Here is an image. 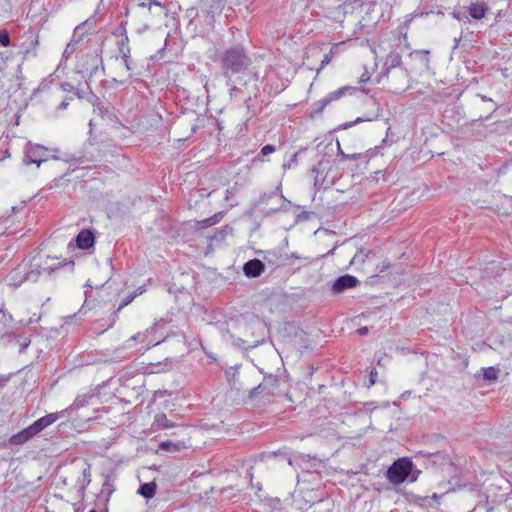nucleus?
Wrapping results in <instances>:
<instances>
[{
  "instance_id": "f257e3e1",
  "label": "nucleus",
  "mask_w": 512,
  "mask_h": 512,
  "mask_svg": "<svg viewBox=\"0 0 512 512\" xmlns=\"http://www.w3.org/2000/svg\"><path fill=\"white\" fill-rule=\"evenodd\" d=\"M220 64L224 77L230 80L233 74L244 73L252 64V59L244 47L237 45L222 53Z\"/></svg>"
},
{
  "instance_id": "f03ea898",
  "label": "nucleus",
  "mask_w": 512,
  "mask_h": 512,
  "mask_svg": "<svg viewBox=\"0 0 512 512\" xmlns=\"http://www.w3.org/2000/svg\"><path fill=\"white\" fill-rule=\"evenodd\" d=\"M66 410L60 412V413H50L47 414L35 422H33L30 426L23 429L19 433L13 435L9 439V443L11 445H22L29 441L31 438H33L35 435L43 431L46 427L50 426L54 422H56L64 413Z\"/></svg>"
},
{
  "instance_id": "7ed1b4c3",
  "label": "nucleus",
  "mask_w": 512,
  "mask_h": 512,
  "mask_svg": "<svg viewBox=\"0 0 512 512\" xmlns=\"http://www.w3.org/2000/svg\"><path fill=\"white\" fill-rule=\"evenodd\" d=\"M390 266L389 261L382 254L369 252L360 267V271L368 277H378Z\"/></svg>"
},
{
  "instance_id": "20e7f679",
  "label": "nucleus",
  "mask_w": 512,
  "mask_h": 512,
  "mask_svg": "<svg viewBox=\"0 0 512 512\" xmlns=\"http://www.w3.org/2000/svg\"><path fill=\"white\" fill-rule=\"evenodd\" d=\"M412 467L413 464L410 459L399 458L388 468L386 477L393 485H400L408 478Z\"/></svg>"
},
{
  "instance_id": "39448f33",
  "label": "nucleus",
  "mask_w": 512,
  "mask_h": 512,
  "mask_svg": "<svg viewBox=\"0 0 512 512\" xmlns=\"http://www.w3.org/2000/svg\"><path fill=\"white\" fill-rule=\"evenodd\" d=\"M41 275L40 270H34L33 267L29 271H23L20 267L12 270L5 278L6 282L13 287L20 286L24 281H37Z\"/></svg>"
},
{
  "instance_id": "423d86ee",
  "label": "nucleus",
  "mask_w": 512,
  "mask_h": 512,
  "mask_svg": "<svg viewBox=\"0 0 512 512\" xmlns=\"http://www.w3.org/2000/svg\"><path fill=\"white\" fill-rule=\"evenodd\" d=\"M47 151L44 146L29 142L25 148L23 162L25 164H36L39 167L42 162L47 161Z\"/></svg>"
},
{
  "instance_id": "0eeeda50",
  "label": "nucleus",
  "mask_w": 512,
  "mask_h": 512,
  "mask_svg": "<svg viewBox=\"0 0 512 512\" xmlns=\"http://www.w3.org/2000/svg\"><path fill=\"white\" fill-rule=\"evenodd\" d=\"M100 65H102V58L96 52H91L83 57L78 64V68L81 73H86L89 77H92L97 73Z\"/></svg>"
},
{
  "instance_id": "6e6552de",
  "label": "nucleus",
  "mask_w": 512,
  "mask_h": 512,
  "mask_svg": "<svg viewBox=\"0 0 512 512\" xmlns=\"http://www.w3.org/2000/svg\"><path fill=\"white\" fill-rule=\"evenodd\" d=\"M65 265L66 263L47 256L44 262H34L31 264V267H33L34 270H40L41 274L47 273L48 275H51L53 272L61 269Z\"/></svg>"
},
{
  "instance_id": "1a4fd4ad",
  "label": "nucleus",
  "mask_w": 512,
  "mask_h": 512,
  "mask_svg": "<svg viewBox=\"0 0 512 512\" xmlns=\"http://www.w3.org/2000/svg\"><path fill=\"white\" fill-rule=\"evenodd\" d=\"M358 284V279L352 275H343L335 280L332 285V292L335 294L350 288H354Z\"/></svg>"
},
{
  "instance_id": "9d476101",
  "label": "nucleus",
  "mask_w": 512,
  "mask_h": 512,
  "mask_svg": "<svg viewBox=\"0 0 512 512\" xmlns=\"http://www.w3.org/2000/svg\"><path fill=\"white\" fill-rule=\"evenodd\" d=\"M353 91H354L353 87L343 86V87L338 88L337 90H334V91L328 93L321 100V109H323L324 107H326L330 103L335 102V101L341 99L342 97L346 96L347 94H352Z\"/></svg>"
},
{
  "instance_id": "9b49d317",
  "label": "nucleus",
  "mask_w": 512,
  "mask_h": 512,
  "mask_svg": "<svg viewBox=\"0 0 512 512\" xmlns=\"http://www.w3.org/2000/svg\"><path fill=\"white\" fill-rule=\"evenodd\" d=\"M488 11H489L488 4L484 1L472 2L468 6L469 15L474 20L483 19L486 16Z\"/></svg>"
},
{
  "instance_id": "f8f14e48",
  "label": "nucleus",
  "mask_w": 512,
  "mask_h": 512,
  "mask_svg": "<svg viewBox=\"0 0 512 512\" xmlns=\"http://www.w3.org/2000/svg\"><path fill=\"white\" fill-rule=\"evenodd\" d=\"M95 236L87 229L81 230L76 237V244L82 250H87L94 246Z\"/></svg>"
},
{
  "instance_id": "ddd939ff",
  "label": "nucleus",
  "mask_w": 512,
  "mask_h": 512,
  "mask_svg": "<svg viewBox=\"0 0 512 512\" xmlns=\"http://www.w3.org/2000/svg\"><path fill=\"white\" fill-rule=\"evenodd\" d=\"M114 491H115L114 480L110 476H107L105 481L102 484V488H101V491H100V494L98 497L100 500H104L105 502H108Z\"/></svg>"
},
{
  "instance_id": "4468645a",
  "label": "nucleus",
  "mask_w": 512,
  "mask_h": 512,
  "mask_svg": "<svg viewBox=\"0 0 512 512\" xmlns=\"http://www.w3.org/2000/svg\"><path fill=\"white\" fill-rule=\"evenodd\" d=\"M153 426L157 429H168L176 426L174 422L169 420L164 413H158L154 417Z\"/></svg>"
},
{
  "instance_id": "2eb2a0df",
  "label": "nucleus",
  "mask_w": 512,
  "mask_h": 512,
  "mask_svg": "<svg viewBox=\"0 0 512 512\" xmlns=\"http://www.w3.org/2000/svg\"><path fill=\"white\" fill-rule=\"evenodd\" d=\"M156 490L157 485L155 484V482H148L140 485L138 493L145 499H151L155 496Z\"/></svg>"
},
{
  "instance_id": "dca6fc26",
  "label": "nucleus",
  "mask_w": 512,
  "mask_h": 512,
  "mask_svg": "<svg viewBox=\"0 0 512 512\" xmlns=\"http://www.w3.org/2000/svg\"><path fill=\"white\" fill-rule=\"evenodd\" d=\"M222 217H223V212H218L207 219L198 221L197 226L199 228H207V227L213 226V225L217 224L218 222H220Z\"/></svg>"
},
{
  "instance_id": "f3484780",
  "label": "nucleus",
  "mask_w": 512,
  "mask_h": 512,
  "mask_svg": "<svg viewBox=\"0 0 512 512\" xmlns=\"http://www.w3.org/2000/svg\"><path fill=\"white\" fill-rule=\"evenodd\" d=\"M402 64V57L398 52H390L386 57V65L388 69L400 67Z\"/></svg>"
},
{
  "instance_id": "a211bd4d",
  "label": "nucleus",
  "mask_w": 512,
  "mask_h": 512,
  "mask_svg": "<svg viewBox=\"0 0 512 512\" xmlns=\"http://www.w3.org/2000/svg\"><path fill=\"white\" fill-rule=\"evenodd\" d=\"M138 296V293L137 292H133L132 294L128 295L127 297H125L122 302L120 303V305L118 306V308L113 312V318H112V324L116 322L117 320V317H118V313L125 307L127 306L128 304H130L136 297Z\"/></svg>"
},
{
  "instance_id": "6ab92c4d",
  "label": "nucleus",
  "mask_w": 512,
  "mask_h": 512,
  "mask_svg": "<svg viewBox=\"0 0 512 512\" xmlns=\"http://www.w3.org/2000/svg\"><path fill=\"white\" fill-rule=\"evenodd\" d=\"M265 512H273L274 510L281 509V503L279 499H264L261 501Z\"/></svg>"
},
{
  "instance_id": "aec40b11",
  "label": "nucleus",
  "mask_w": 512,
  "mask_h": 512,
  "mask_svg": "<svg viewBox=\"0 0 512 512\" xmlns=\"http://www.w3.org/2000/svg\"><path fill=\"white\" fill-rule=\"evenodd\" d=\"M154 330H155V324L153 326L147 328L144 332L136 333L129 339V341L144 343L146 341L147 337L149 336V334L151 332H153Z\"/></svg>"
},
{
  "instance_id": "412c9836",
  "label": "nucleus",
  "mask_w": 512,
  "mask_h": 512,
  "mask_svg": "<svg viewBox=\"0 0 512 512\" xmlns=\"http://www.w3.org/2000/svg\"><path fill=\"white\" fill-rule=\"evenodd\" d=\"M243 270L247 277H256V258L246 262L243 267Z\"/></svg>"
},
{
  "instance_id": "4be33fe9",
  "label": "nucleus",
  "mask_w": 512,
  "mask_h": 512,
  "mask_svg": "<svg viewBox=\"0 0 512 512\" xmlns=\"http://www.w3.org/2000/svg\"><path fill=\"white\" fill-rule=\"evenodd\" d=\"M128 43H129L128 35L122 36V38L118 42V50H119L120 55L126 54V53H131Z\"/></svg>"
},
{
  "instance_id": "5701e85b",
  "label": "nucleus",
  "mask_w": 512,
  "mask_h": 512,
  "mask_svg": "<svg viewBox=\"0 0 512 512\" xmlns=\"http://www.w3.org/2000/svg\"><path fill=\"white\" fill-rule=\"evenodd\" d=\"M499 370L494 367H487L483 370L485 380L495 381L498 378Z\"/></svg>"
},
{
  "instance_id": "b1692460",
  "label": "nucleus",
  "mask_w": 512,
  "mask_h": 512,
  "mask_svg": "<svg viewBox=\"0 0 512 512\" xmlns=\"http://www.w3.org/2000/svg\"><path fill=\"white\" fill-rule=\"evenodd\" d=\"M233 231L232 227L230 226H225L224 228H222L221 230H219L217 233H215L212 237H211V240H214V241H221V240H224L225 239V236L227 234H231Z\"/></svg>"
},
{
  "instance_id": "393cba45",
  "label": "nucleus",
  "mask_w": 512,
  "mask_h": 512,
  "mask_svg": "<svg viewBox=\"0 0 512 512\" xmlns=\"http://www.w3.org/2000/svg\"><path fill=\"white\" fill-rule=\"evenodd\" d=\"M151 366L153 367V370H152L153 372L159 373V372H165V371L170 370L171 363L168 362V359H166L164 363L158 362L156 364H151Z\"/></svg>"
},
{
  "instance_id": "a878e982",
  "label": "nucleus",
  "mask_w": 512,
  "mask_h": 512,
  "mask_svg": "<svg viewBox=\"0 0 512 512\" xmlns=\"http://www.w3.org/2000/svg\"><path fill=\"white\" fill-rule=\"evenodd\" d=\"M82 475H83V480L81 482L80 489L83 491L85 489V487L91 482V478H90L91 473H90L89 465H87V467L83 469Z\"/></svg>"
},
{
  "instance_id": "bb28decb",
  "label": "nucleus",
  "mask_w": 512,
  "mask_h": 512,
  "mask_svg": "<svg viewBox=\"0 0 512 512\" xmlns=\"http://www.w3.org/2000/svg\"><path fill=\"white\" fill-rule=\"evenodd\" d=\"M0 44L4 47H8L10 45V36L6 29L0 30Z\"/></svg>"
},
{
  "instance_id": "cd10ccee",
  "label": "nucleus",
  "mask_w": 512,
  "mask_h": 512,
  "mask_svg": "<svg viewBox=\"0 0 512 512\" xmlns=\"http://www.w3.org/2000/svg\"><path fill=\"white\" fill-rule=\"evenodd\" d=\"M276 151L275 147L273 145H265L262 149H261V156H262V159L261 161H265V158L274 153Z\"/></svg>"
},
{
  "instance_id": "c85d7f7f",
  "label": "nucleus",
  "mask_w": 512,
  "mask_h": 512,
  "mask_svg": "<svg viewBox=\"0 0 512 512\" xmlns=\"http://www.w3.org/2000/svg\"><path fill=\"white\" fill-rule=\"evenodd\" d=\"M63 160L68 163H84L85 162L83 156H75V155H65Z\"/></svg>"
},
{
  "instance_id": "c756f323",
  "label": "nucleus",
  "mask_w": 512,
  "mask_h": 512,
  "mask_svg": "<svg viewBox=\"0 0 512 512\" xmlns=\"http://www.w3.org/2000/svg\"><path fill=\"white\" fill-rule=\"evenodd\" d=\"M87 403V399L85 396H79L75 399L73 404L70 406L71 409H76L85 406Z\"/></svg>"
},
{
  "instance_id": "7c9ffc66",
  "label": "nucleus",
  "mask_w": 512,
  "mask_h": 512,
  "mask_svg": "<svg viewBox=\"0 0 512 512\" xmlns=\"http://www.w3.org/2000/svg\"><path fill=\"white\" fill-rule=\"evenodd\" d=\"M371 80V73L370 71L365 68L362 74L359 77L358 83L360 84H366Z\"/></svg>"
},
{
  "instance_id": "2f4dec72",
  "label": "nucleus",
  "mask_w": 512,
  "mask_h": 512,
  "mask_svg": "<svg viewBox=\"0 0 512 512\" xmlns=\"http://www.w3.org/2000/svg\"><path fill=\"white\" fill-rule=\"evenodd\" d=\"M334 50L332 49L329 54H326L324 58L321 60L319 68H317V71L322 70L326 65H328L332 60V54Z\"/></svg>"
},
{
  "instance_id": "473e14b6",
  "label": "nucleus",
  "mask_w": 512,
  "mask_h": 512,
  "mask_svg": "<svg viewBox=\"0 0 512 512\" xmlns=\"http://www.w3.org/2000/svg\"><path fill=\"white\" fill-rule=\"evenodd\" d=\"M121 57L123 59V62H124V65L126 67V69L128 71H132L133 70V62L130 58V53H126V54H121Z\"/></svg>"
},
{
  "instance_id": "72a5a7b5",
  "label": "nucleus",
  "mask_w": 512,
  "mask_h": 512,
  "mask_svg": "<svg viewBox=\"0 0 512 512\" xmlns=\"http://www.w3.org/2000/svg\"><path fill=\"white\" fill-rule=\"evenodd\" d=\"M115 35H119V36H124V35H127V30H126V23L125 22H121L120 25L116 28L115 30Z\"/></svg>"
},
{
  "instance_id": "f704fd0d",
  "label": "nucleus",
  "mask_w": 512,
  "mask_h": 512,
  "mask_svg": "<svg viewBox=\"0 0 512 512\" xmlns=\"http://www.w3.org/2000/svg\"><path fill=\"white\" fill-rule=\"evenodd\" d=\"M77 41H74L72 40L67 46H66V49L64 50V53H63V56L64 57H68L71 53H73L74 51V47L76 45Z\"/></svg>"
},
{
  "instance_id": "c9c22d12",
  "label": "nucleus",
  "mask_w": 512,
  "mask_h": 512,
  "mask_svg": "<svg viewBox=\"0 0 512 512\" xmlns=\"http://www.w3.org/2000/svg\"><path fill=\"white\" fill-rule=\"evenodd\" d=\"M152 5L161 6V3L157 0H143L140 4V6L147 7L148 9H151Z\"/></svg>"
},
{
  "instance_id": "e433bc0d",
  "label": "nucleus",
  "mask_w": 512,
  "mask_h": 512,
  "mask_svg": "<svg viewBox=\"0 0 512 512\" xmlns=\"http://www.w3.org/2000/svg\"><path fill=\"white\" fill-rule=\"evenodd\" d=\"M377 375V370L373 368L369 374L370 385H374L376 383Z\"/></svg>"
},
{
  "instance_id": "4c0bfd02",
  "label": "nucleus",
  "mask_w": 512,
  "mask_h": 512,
  "mask_svg": "<svg viewBox=\"0 0 512 512\" xmlns=\"http://www.w3.org/2000/svg\"><path fill=\"white\" fill-rule=\"evenodd\" d=\"M21 337L17 338V342H19V345H20V352H23L25 351V349L29 346L30 344V340L25 338L23 342H20Z\"/></svg>"
},
{
  "instance_id": "58836bf2",
  "label": "nucleus",
  "mask_w": 512,
  "mask_h": 512,
  "mask_svg": "<svg viewBox=\"0 0 512 512\" xmlns=\"http://www.w3.org/2000/svg\"><path fill=\"white\" fill-rule=\"evenodd\" d=\"M61 88L66 92H73L75 90V87L68 82L61 83Z\"/></svg>"
},
{
  "instance_id": "ea45409f",
  "label": "nucleus",
  "mask_w": 512,
  "mask_h": 512,
  "mask_svg": "<svg viewBox=\"0 0 512 512\" xmlns=\"http://www.w3.org/2000/svg\"><path fill=\"white\" fill-rule=\"evenodd\" d=\"M399 33L402 35L403 37V40L405 42V47L406 48H409V43H408V37H407V32L402 30V29H399Z\"/></svg>"
},
{
  "instance_id": "a19ab883",
  "label": "nucleus",
  "mask_w": 512,
  "mask_h": 512,
  "mask_svg": "<svg viewBox=\"0 0 512 512\" xmlns=\"http://www.w3.org/2000/svg\"><path fill=\"white\" fill-rule=\"evenodd\" d=\"M165 48H166V44L157 51V53L155 54V56L152 57V59H157V58H161L163 56V53L165 51Z\"/></svg>"
},
{
  "instance_id": "79ce46f5",
  "label": "nucleus",
  "mask_w": 512,
  "mask_h": 512,
  "mask_svg": "<svg viewBox=\"0 0 512 512\" xmlns=\"http://www.w3.org/2000/svg\"><path fill=\"white\" fill-rule=\"evenodd\" d=\"M9 381V376H1L0 375V387L5 386V384Z\"/></svg>"
},
{
  "instance_id": "37998d69",
  "label": "nucleus",
  "mask_w": 512,
  "mask_h": 512,
  "mask_svg": "<svg viewBox=\"0 0 512 512\" xmlns=\"http://www.w3.org/2000/svg\"><path fill=\"white\" fill-rule=\"evenodd\" d=\"M242 341V344H243V347L245 348H249V347H254V343L253 342H250V341H246V340H241Z\"/></svg>"
},
{
  "instance_id": "c03bdc74",
  "label": "nucleus",
  "mask_w": 512,
  "mask_h": 512,
  "mask_svg": "<svg viewBox=\"0 0 512 512\" xmlns=\"http://www.w3.org/2000/svg\"><path fill=\"white\" fill-rule=\"evenodd\" d=\"M264 269L265 265L260 260H258V276L264 271Z\"/></svg>"
},
{
  "instance_id": "a18cd8bd",
  "label": "nucleus",
  "mask_w": 512,
  "mask_h": 512,
  "mask_svg": "<svg viewBox=\"0 0 512 512\" xmlns=\"http://www.w3.org/2000/svg\"><path fill=\"white\" fill-rule=\"evenodd\" d=\"M212 1L216 4V6H214L215 9H222V7H223L222 1L223 0H212Z\"/></svg>"
},
{
  "instance_id": "49530a36",
  "label": "nucleus",
  "mask_w": 512,
  "mask_h": 512,
  "mask_svg": "<svg viewBox=\"0 0 512 512\" xmlns=\"http://www.w3.org/2000/svg\"><path fill=\"white\" fill-rule=\"evenodd\" d=\"M68 105H69V102L67 100H64L60 103L59 109H66Z\"/></svg>"
},
{
  "instance_id": "de8ad7c7",
  "label": "nucleus",
  "mask_w": 512,
  "mask_h": 512,
  "mask_svg": "<svg viewBox=\"0 0 512 512\" xmlns=\"http://www.w3.org/2000/svg\"><path fill=\"white\" fill-rule=\"evenodd\" d=\"M73 92L78 96V98H83L84 97L83 93L79 89H77V88H75V90Z\"/></svg>"
},
{
  "instance_id": "09e8293b",
  "label": "nucleus",
  "mask_w": 512,
  "mask_h": 512,
  "mask_svg": "<svg viewBox=\"0 0 512 512\" xmlns=\"http://www.w3.org/2000/svg\"><path fill=\"white\" fill-rule=\"evenodd\" d=\"M160 343H161V341L153 342L152 340H150V341L148 342L147 346H148V347L156 346V345H158V344H160Z\"/></svg>"
},
{
  "instance_id": "8fccbe9b",
  "label": "nucleus",
  "mask_w": 512,
  "mask_h": 512,
  "mask_svg": "<svg viewBox=\"0 0 512 512\" xmlns=\"http://www.w3.org/2000/svg\"><path fill=\"white\" fill-rule=\"evenodd\" d=\"M367 331H368V329H367L366 327H364V328H360V329L358 330L359 334H361V335L366 334V333H367Z\"/></svg>"
},
{
  "instance_id": "3c124183",
  "label": "nucleus",
  "mask_w": 512,
  "mask_h": 512,
  "mask_svg": "<svg viewBox=\"0 0 512 512\" xmlns=\"http://www.w3.org/2000/svg\"><path fill=\"white\" fill-rule=\"evenodd\" d=\"M145 291L144 286L139 287L135 292L138 293V295H141Z\"/></svg>"
},
{
  "instance_id": "603ef678",
  "label": "nucleus",
  "mask_w": 512,
  "mask_h": 512,
  "mask_svg": "<svg viewBox=\"0 0 512 512\" xmlns=\"http://www.w3.org/2000/svg\"><path fill=\"white\" fill-rule=\"evenodd\" d=\"M254 393H256V388L251 389V391H250V396H253V395H254Z\"/></svg>"
},
{
  "instance_id": "864d4df0",
  "label": "nucleus",
  "mask_w": 512,
  "mask_h": 512,
  "mask_svg": "<svg viewBox=\"0 0 512 512\" xmlns=\"http://www.w3.org/2000/svg\"><path fill=\"white\" fill-rule=\"evenodd\" d=\"M168 445H169V442L162 443V444H161V448H166V446H168Z\"/></svg>"
},
{
  "instance_id": "5fc2aeb1",
  "label": "nucleus",
  "mask_w": 512,
  "mask_h": 512,
  "mask_svg": "<svg viewBox=\"0 0 512 512\" xmlns=\"http://www.w3.org/2000/svg\"><path fill=\"white\" fill-rule=\"evenodd\" d=\"M16 211H18V207L17 206L12 207V212L15 213Z\"/></svg>"
},
{
  "instance_id": "6e6d98bb",
  "label": "nucleus",
  "mask_w": 512,
  "mask_h": 512,
  "mask_svg": "<svg viewBox=\"0 0 512 512\" xmlns=\"http://www.w3.org/2000/svg\"><path fill=\"white\" fill-rule=\"evenodd\" d=\"M249 476H250V483H252L253 474H252V473H250V474H249Z\"/></svg>"
},
{
  "instance_id": "4d7b16f0",
  "label": "nucleus",
  "mask_w": 512,
  "mask_h": 512,
  "mask_svg": "<svg viewBox=\"0 0 512 512\" xmlns=\"http://www.w3.org/2000/svg\"><path fill=\"white\" fill-rule=\"evenodd\" d=\"M286 396H287V398H288V400H289V401H292L291 396H289V395H286Z\"/></svg>"
},
{
  "instance_id": "13d9d810",
  "label": "nucleus",
  "mask_w": 512,
  "mask_h": 512,
  "mask_svg": "<svg viewBox=\"0 0 512 512\" xmlns=\"http://www.w3.org/2000/svg\"><path fill=\"white\" fill-rule=\"evenodd\" d=\"M432 498L437 499L438 498L437 494H434Z\"/></svg>"
},
{
  "instance_id": "bf43d9fd",
  "label": "nucleus",
  "mask_w": 512,
  "mask_h": 512,
  "mask_svg": "<svg viewBox=\"0 0 512 512\" xmlns=\"http://www.w3.org/2000/svg\"><path fill=\"white\" fill-rule=\"evenodd\" d=\"M338 46H339V44H338V43H337V44H334V45H333V48H337Z\"/></svg>"
},
{
  "instance_id": "052dcab7",
  "label": "nucleus",
  "mask_w": 512,
  "mask_h": 512,
  "mask_svg": "<svg viewBox=\"0 0 512 512\" xmlns=\"http://www.w3.org/2000/svg\"><path fill=\"white\" fill-rule=\"evenodd\" d=\"M86 286L92 287L89 281L86 283Z\"/></svg>"
},
{
  "instance_id": "680f3d73",
  "label": "nucleus",
  "mask_w": 512,
  "mask_h": 512,
  "mask_svg": "<svg viewBox=\"0 0 512 512\" xmlns=\"http://www.w3.org/2000/svg\"><path fill=\"white\" fill-rule=\"evenodd\" d=\"M89 512H97V511L93 509V510H90Z\"/></svg>"
}]
</instances>
